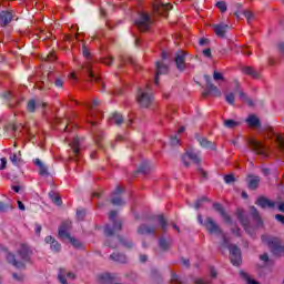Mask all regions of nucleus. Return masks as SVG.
I'll use <instances>...</instances> for the list:
<instances>
[{"instance_id": "f257e3e1", "label": "nucleus", "mask_w": 284, "mask_h": 284, "mask_svg": "<svg viewBox=\"0 0 284 284\" xmlns=\"http://www.w3.org/2000/svg\"><path fill=\"white\" fill-rule=\"evenodd\" d=\"M250 214L255 223V226H252V223L250 222V217H247V215H245V211H243L242 209L236 210L237 221H240V223L244 227L246 234L252 236L254 234V231L256 230V227H264L265 224H264L263 217H261V213L258 212L256 206L250 207Z\"/></svg>"}, {"instance_id": "f03ea898", "label": "nucleus", "mask_w": 284, "mask_h": 284, "mask_svg": "<svg viewBox=\"0 0 284 284\" xmlns=\"http://www.w3.org/2000/svg\"><path fill=\"white\" fill-rule=\"evenodd\" d=\"M136 101L140 108H150L154 101V93L150 84L144 88H140L136 93Z\"/></svg>"}, {"instance_id": "7ed1b4c3", "label": "nucleus", "mask_w": 284, "mask_h": 284, "mask_svg": "<svg viewBox=\"0 0 284 284\" xmlns=\"http://www.w3.org/2000/svg\"><path fill=\"white\" fill-rule=\"evenodd\" d=\"M116 211H110L109 221H111L112 224H105L104 235L114 236L116 232H121V230H123V222H121V220H116Z\"/></svg>"}, {"instance_id": "20e7f679", "label": "nucleus", "mask_w": 284, "mask_h": 284, "mask_svg": "<svg viewBox=\"0 0 284 284\" xmlns=\"http://www.w3.org/2000/svg\"><path fill=\"white\" fill-rule=\"evenodd\" d=\"M197 222L200 225H203L205 230L209 232V234H215L219 236V234H223V230H221V226L214 222L212 217H206L205 221H203V215H197Z\"/></svg>"}, {"instance_id": "39448f33", "label": "nucleus", "mask_w": 284, "mask_h": 284, "mask_svg": "<svg viewBox=\"0 0 284 284\" xmlns=\"http://www.w3.org/2000/svg\"><path fill=\"white\" fill-rule=\"evenodd\" d=\"M134 24L140 32H148V30H150V26H152V19L150 18V14L140 12L134 21Z\"/></svg>"}, {"instance_id": "423d86ee", "label": "nucleus", "mask_w": 284, "mask_h": 284, "mask_svg": "<svg viewBox=\"0 0 284 284\" xmlns=\"http://www.w3.org/2000/svg\"><path fill=\"white\" fill-rule=\"evenodd\" d=\"M34 251L32 247L26 243L20 244L19 248L17 250V255L23 263H32V256Z\"/></svg>"}, {"instance_id": "0eeeda50", "label": "nucleus", "mask_w": 284, "mask_h": 284, "mask_svg": "<svg viewBox=\"0 0 284 284\" xmlns=\"http://www.w3.org/2000/svg\"><path fill=\"white\" fill-rule=\"evenodd\" d=\"M99 99L92 100L91 103H84V106L89 110V118L87 119V123L94 128L97 125V111L94 109L99 105Z\"/></svg>"}, {"instance_id": "6e6552de", "label": "nucleus", "mask_w": 284, "mask_h": 284, "mask_svg": "<svg viewBox=\"0 0 284 284\" xmlns=\"http://www.w3.org/2000/svg\"><path fill=\"white\" fill-rule=\"evenodd\" d=\"M83 70L87 73L89 81L98 83V85H100L101 88V91L103 92L105 90V83H103L101 77L97 75L94 71H92V65L87 64L85 67H83Z\"/></svg>"}, {"instance_id": "1a4fd4ad", "label": "nucleus", "mask_w": 284, "mask_h": 284, "mask_svg": "<svg viewBox=\"0 0 284 284\" xmlns=\"http://www.w3.org/2000/svg\"><path fill=\"white\" fill-rule=\"evenodd\" d=\"M229 252H230V261H231L232 265H234L235 267H239V265H241V263H243V257L241 255V248H239V246H236V245H231Z\"/></svg>"}, {"instance_id": "9d476101", "label": "nucleus", "mask_w": 284, "mask_h": 284, "mask_svg": "<svg viewBox=\"0 0 284 284\" xmlns=\"http://www.w3.org/2000/svg\"><path fill=\"white\" fill-rule=\"evenodd\" d=\"M248 145L252 148L253 152H255L256 154H260L261 156H267V151L263 142L251 139L248 140Z\"/></svg>"}, {"instance_id": "9b49d317", "label": "nucleus", "mask_w": 284, "mask_h": 284, "mask_svg": "<svg viewBox=\"0 0 284 284\" xmlns=\"http://www.w3.org/2000/svg\"><path fill=\"white\" fill-rule=\"evenodd\" d=\"M14 19V11L3 10L0 12V26L1 28H8Z\"/></svg>"}, {"instance_id": "f8f14e48", "label": "nucleus", "mask_w": 284, "mask_h": 284, "mask_svg": "<svg viewBox=\"0 0 284 284\" xmlns=\"http://www.w3.org/2000/svg\"><path fill=\"white\" fill-rule=\"evenodd\" d=\"M185 57H187V52L180 50L175 53V65L180 72H183L187 64H185Z\"/></svg>"}, {"instance_id": "ddd939ff", "label": "nucleus", "mask_w": 284, "mask_h": 284, "mask_svg": "<svg viewBox=\"0 0 284 284\" xmlns=\"http://www.w3.org/2000/svg\"><path fill=\"white\" fill-rule=\"evenodd\" d=\"M204 79L206 81V90H207L204 93V97H207L209 94H213V97H221V90H219V87L212 83V79L210 78V75H204Z\"/></svg>"}, {"instance_id": "4468645a", "label": "nucleus", "mask_w": 284, "mask_h": 284, "mask_svg": "<svg viewBox=\"0 0 284 284\" xmlns=\"http://www.w3.org/2000/svg\"><path fill=\"white\" fill-rule=\"evenodd\" d=\"M255 205H258L262 210H266V207H268V210H274L276 207V202L265 196H260L257 197Z\"/></svg>"}, {"instance_id": "2eb2a0df", "label": "nucleus", "mask_w": 284, "mask_h": 284, "mask_svg": "<svg viewBox=\"0 0 284 284\" xmlns=\"http://www.w3.org/2000/svg\"><path fill=\"white\" fill-rule=\"evenodd\" d=\"M268 247L275 255L284 254V246L281 245V242H278V239L276 237L268 240Z\"/></svg>"}, {"instance_id": "dca6fc26", "label": "nucleus", "mask_w": 284, "mask_h": 284, "mask_svg": "<svg viewBox=\"0 0 284 284\" xmlns=\"http://www.w3.org/2000/svg\"><path fill=\"white\" fill-rule=\"evenodd\" d=\"M121 194H123V189L121 186H116L115 190L112 192V205H125V201L121 199Z\"/></svg>"}, {"instance_id": "f3484780", "label": "nucleus", "mask_w": 284, "mask_h": 284, "mask_svg": "<svg viewBox=\"0 0 284 284\" xmlns=\"http://www.w3.org/2000/svg\"><path fill=\"white\" fill-rule=\"evenodd\" d=\"M230 30V26L221 22L219 24H213V32L216 34L220 39H225V34Z\"/></svg>"}, {"instance_id": "a211bd4d", "label": "nucleus", "mask_w": 284, "mask_h": 284, "mask_svg": "<svg viewBox=\"0 0 284 284\" xmlns=\"http://www.w3.org/2000/svg\"><path fill=\"white\" fill-rule=\"evenodd\" d=\"M155 65H156V71H155L154 84L159 85V77H161V74H168L169 68H168V64L161 61H158Z\"/></svg>"}, {"instance_id": "6ab92c4d", "label": "nucleus", "mask_w": 284, "mask_h": 284, "mask_svg": "<svg viewBox=\"0 0 284 284\" xmlns=\"http://www.w3.org/2000/svg\"><path fill=\"white\" fill-rule=\"evenodd\" d=\"M67 278H71L72 281H74V278H77V275H74V273H72V272L65 271V268H60L59 273H58L59 282L61 284H68V280Z\"/></svg>"}, {"instance_id": "aec40b11", "label": "nucleus", "mask_w": 284, "mask_h": 284, "mask_svg": "<svg viewBox=\"0 0 284 284\" xmlns=\"http://www.w3.org/2000/svg\"><path fill=\"white\" fill-rule=\"evenodd\" d=\"M138 234H141L142 236H145L148 234H152L153 236H156V226L148 225V224H141L138 227Z\"/></svg>"}, {"instance_id": "412c9836", "label": "nucleus", "mask_w": 284, "mask_h": 284, "mask_svg": "<svg viewBox=\"0 0 284 284\" xmlns=\"http://www.w3.org/2000/svg\"><path fill=\"white\" fill-rule=\"evenodd\" d=\"M69 230H70V222H62V224L59 226V230H58L59 239L71 240L72 236H70V232H68Z\"/></svg>"}, {"instance_id": "4be33fe9", "label": "nucleus", "mask_w": 284, "mask_h": 284, "mask_svg": "<svg viewBox=\"0 0 284 284\" xmlns=\"http://www.w3.org/2000/svg\"><path fill=\"white\" fill-rule=\"evenodd\" d=\"M45 103L41 100H34V99H31L28 101L27 103V110L33 114V112H37V108H45Z\"/></svg>"}, {"instance_id": "5701e85b", "label": "nucleus", "mask_w": 284, "mask_h": 284, "mask_svg": "<svg viewBox=\"0 0 284 284\" xmlns=\"http://www.w3.org/2000/svg\"><path fill=\"white\" fill-rule=\"evenodd\" d=\"M268 138L274 139V141L277 143L280 150L282 152H284V136H283V134H278V133L274 132V129H271L268 131Z\"/></svg>"}, {"instance_id": "b1692460", "label": "nucleus", "mask_w": 284, "mask_h": 284, "mask_svg": "<svg viewBox=\"0 0 284 284\" xmlns=\"http://www.w3.org/2000/svg\"><path fill=\"white\" fill-rule=\"evenodd\" d=\"M44 242L50 245V250L52 252L59 253L61 252V243H59V241H57L54 237H52V235H48L44 239Z\"/></svg>"}, {"instance_id": "393cba45", "label": "nucleus", "mask_w": 284, "mask_h": 284, "mask_svg": "<svg viewBox=\"0 0 284 284\" xmlns=\"http://www.w3.org/2000/svg\"><path fill=\"white\" fill-rule=\"evenodd\" d=\"M7 262L10 265H13V267H17L18 270H22L23 267H26V264L21 261H17V256L11 252L7 253Z\"/></svg>"}, {"instance_id": "a878e982", "label": "nucleus", "mask_w": 284, "mask_h": 284, "mask_svg": "<svg viewBox=\"0 0 284 284\" xmlns=\"http://www.w3.org/2000/svg\"><path fill=\"white\" fill-rule=\"evenodd\" d=\"M71 148L73 150L74 161L79 163V161L81 160V143H79V138L73 139Z\"/></svg>"}, {"instance_id": "bb28decb", "label": "nucleus", "mask_w": 284, "mask_h": 284, "mask_svg": "<svg viewBox=\"0 0 284 284\" xmlns=\"http://www.w3.org/2000/svg\"><path fill=\"white\" fill-rule=\"evenodd\" d=\"M213 210H215V212H219V214L224 219L226 223H232V217L227 215L225 209L223 207V204L213 203Z\"/></svg>"}, {"instance_id": "cd10ccee", "label": "nucleus", "mask_w": 284, "mask_h": 284, "mask_svg": "<svg viewBox=\"0 0 284 284\" xmlns=\"http://www.w3.org/2000/svg\"><path fill=\"white\" fill-rule=\"evenodd\" d=\"M33 165L39 168L40 176H50V172L48 171V166L41 161V159L33 160Z\"/></svg>"}, {"instance_id": "c85d7f7f", "label": "nucleus", "mask_w": 284, "mask_h": 284, "mask_svg": "<svg viewBox=\"0 0 284 284\" xmlns=\"http://www.w3.org/2000/svg\"><path fill=\"white\" fill-rule=\"evenodd\" d=\"M197 143H200L201 148H205L206 150H216V145L209 141L206 138L196 136Z\"/></svg>"}, {"instance_id": "c756f323", "label": "nucleus", "mask_w": 284, "mask_h": 284, "mask_svg": "<svg viewBox=\"0 0 284 284\" xmlns=\"http://www.w3.org/2000/svg\"><path fill=\"white\" fill-rule=\"evenodd\" d=\"M258 183H261V178L256 175H248V184H247L248 190H257Z\"/></svg>"}, {"instance_id": "7c9ffc66", "label": "nucleus", "mask_w": 284, "mask_h": 284, "mask_svg": "<svg viewBox=\"0 0 284 284\" xmlns=\"http://www.w3.org/2000/svg\"><path fill=\"white\" fill-rule=\"evenodd\" d=\"M99 281L102 284H112L114 283V274L112 273H104L99 275Z\"/></svg>"}, {"instance_id": "2f4dec72", "label": "nucleus", "mask_w": 284, "mask_h": 284, "mask_svg": "<svg viewBox=\"0 0 284 284\" xmlns=\"http://www.w3.org/2000/svg\"><path fill=\"white\" fill-rule=\"evenodd\" d=\"M246 123L250 128H261V120L256 115H248Z\"/></svg>"}, {"instance_id": "473e14b6", "label": "nucleus", "mask_w": 284, "mask_h": 284, "mask_svg": "<svg viewBox=\"0 0 284 284\" xmlns=\"http://www.w3.org/2000/svg\"><path fill=\"white\" fill-rule=\"evenodd\" d=\"M111 261H115V263H128V257L122 253H113L110 255Z\"/></svg>"}, {"instance_id": "72a5a7b5", "label": "nucleus", "mask_w": 284, "mask_h": 284, "mask_svg": "<svg viewBox=\"0 0 284 284\" xmlns=\"http://www.w3.org/2000/svg\"><path fill=\"white\" fill-rule=\"evenodd\" d=\"M242 72L248 77H252V79H258L260 77L258 71L254 70L252 67H243Z\"/></svg>"}, {"instance_id": "f704fd0d", "label": "nucleus", "mask_w": 284, "mask_h": 284, "mask_svg": "<svg viewBox=\"0 0 284 284\" xmlns=\"http://www.w3.org/2000/svg\"><path fill=\"white\" fill-rule=\"evenodd\" d=\"M110 123H114L115 125H121L123 123V115L121 113H113L112 116L110 118Z\"/></svg>"}, {"instance_id": "c9c22d12", "label": "nucleus", "mask_w": 284, "mask_h": 284, "mask_svg": "<svg viewBox=\"0 0 284 284\" xmlns=\"http://www.w3.org/2000/svg\"><path fill=\"white\" fill-rule=\"evenodd\" d=\"M186 156H189V159L193 161V163H196V164L201 163V158L199 156V153L192 150L186 151Z\"/></svg>"}, {"instance_id": "e433bc0d", "label": "nucleus", "mask_w": 284, "mask_h": 284, "mask_svg": "<svg viewBox=\"0 0 284 284\" xmlns=\"http://www.w3.org/2000/svg\"><path fill=\"white\" fill-rule=\"evenodd\" d=\"M159 247L160 250H164V252L170 250V241H168L164 236L160 237Z\"/></svg>"}, {"instance_id": "4c0bfd02", "label": "nucleus", "mask_w": 284, "mask_h": 284, "mask_svg": "<svg viewBox=\"0 0 284 284\" xmlns=\"http://www.w3.org/2000/svg\"><path fill=\"white\" fill-rule=\"evenodd\" d=\"M240 99L244 103H247L248 108H253L254 101H252V99H250L245 92L240 91Z\"/></svg>"}, {"instance_id": "58836bf2", "label": "nucleus", "mask_w": 284, "mask_h": 284, "mask_svg": "<svg viewBox=\"0 0 284 284\" xmlns=\"http://www.w3.org/2000/svg\"><path fill=\"white\" fill-rule=\"evenodd\" d=\"M118 240L120 241L121 245H123V247H126V250H131V247H133V243L130 240H125V237L118 235Z\"/></svg>"}, {"instance_id": "ea45409f", "label": "nucleus", "mask_w": 284, "mask_h": 284, "mask_svg": "<svg viewBox=\"0 0 284 284\" xmlns=\"http://www.w3.org/2000/svg\"><path fill=\"white\" fill-rule=\"evenodd\" d=\"M158 223L164 232H168V221L165 220V216L158 215Z\"/></svg>"}, {"instance_id": "a19ab883", "label": "nucleus", "mask_w": 284, "mask_h": 284, "mask_svg": "<svg viewBox=\"0 0 284 284\" xmlns=\"http://www.w3.org/2000/svg\"><path fill=\"white\" fill-rule=\"evenodd\" d=\"M49 197L51 199L52 203H54L55 205H61V203H63V201L61 200V196L54 194L53 191L49 192Z\"/></svg>"}, {"instance_id": "79ce46f5", "label": "nucleus", "mask_w": 284, "mask_h": 284, "mask_svg": "<svg viewBox=\"0 0 284 284\" xmlns=\"http://www.w3.org/2000/svg\"><path fill=\"white\" fill-rule=\"evenodd\" d=\"M171 283H173V284H187V282L185 280H182L175 273L171 274Z\"/></svg>"}, {"instance_id": "37998d69", "label": "nucleus", "mask_w": 284, "mask_h": 284, "mask_svg": "<svg viewBox=\"0 0 284 284\" xmlns=\"http://www.w3.org/2000/svg\"><path fill=\"white\" fill-rule=\"evenodd\" d=\"M71 245H73L75 247V250H84L83 243H81V241L71 237L70 240Z\"/></svg>"}, {"instance_id": "c03bdc74", "label": "nucleus", "mask_w": 284, "mask_h": 284, "mask_svg": "<svg viewBox=\"0 0 284 284\" xmlns=\"http://www.w3.org/2000/svg\"><path fill=\"white\" fill-rule=\"evenodd\" d=\"M138 172H140V174H148V172H150V164L148 162H143L138 169Z\"/></svg>"}, {"instance_id": "a18cd8bd", "label": "nucleus", "mask_w": 284, "mask_h": 284, "mask_svg": "<svg viewBox=\"0 0 284 284\" xmlns=\"http://www.w3.org/2000/svg\"><path fill=\"white\" fill-rule=\"evenodd\" d=\"M217 236H222V240H223V247H227V250L230 251V246L232 245H235V244H230V240L227 239V236H225V233H223L222 231V234H219Z\"/></svg>"}, {"instance_id": "49530a36", "label": "nucleus", "mask_w": 284, "mask_h": 284, "mask_svg": "<svg viewBox=\"0 0 284 284\" xmlns=\"http://www.w3.org/2000/svg\"><path fill=\"white\" fill-rule=\"evenodd\" d=\"M205 201H207V197L206 196H203L201 199H197L195 201V204H194V209L195 210H200L201 205H203V203H205Z\"/></svg>"}, {"instance_id": "de8ad7c7", "label": "nucleus", "mask_w": 284, "mask_h": 284, "mask_svg": "<svg viewBox=\"0 0 284 284\" xmlns=\"http://www.w3.org/2000/svg\"><path fill=\"white\" fill-rule=\"evenodd\" d=\"M243 14H244L245 19L247 20V23L248 24L252 23V20L254 19V13H252V11H250V10H245L243 12Z\"/></svg>"}, {"instance_id": "09e8293b", "label": "nucleus", "mask_w": 284, "mask_h": 284, "mask_svg": "<svg viewBox=\"0 0 284 284\" xmlns=\"http://www.w3.org/2000/svg\"><path fill=\"white\" fill-rule=\"evenodd\" d=\"M224 125L225 128L232 129V128H236V125H239V122L234 120H225Z\"/></svg>"}, {"instance_id": "8fccbe9b", "label": "nucleus", "mask_w": 284, "mask_h": 284, "mask_svg": "<svg viewBox=\"0 0 284 284\" xmlns=\"http://www.w3.org/2000/svg\"><path fill=\"white\" fill-rule=\"evenodd\" d=\"M216 8L220 9L222 12H227V4L225 1H219L216 2Z\"/></svg>"}, {"instance_id": "3c124183", "label": "nucleus", "mask_w": 284, "mask_h": 284, "mask_svg": "<svg viewBox=\"0 0 284 284\" xmlns=\"http://www.w3.org/2000/svg\"><path fill=\"white\" fill-rule=\"evenodd\" d=\"M234 93L233 92H231V93H227L226 95H225V101H226V103H229V105H234Z\"/></svg>"}, {"instance_id": "603ef678", "label": "nucleus", "mask_w": 284, "mask_h": 284, "mask_svg": "<svg viewBox=\"0 0 284 284\" xmlns=\"http://www.w3.org/2000/svg\"><path fill=\"white\" fill-rule=\"evenodd\" d=\"M213 79L214 81H225V78L223 77V73L214 71L213 72Z\"/></svg>"}, {"instance_id": "864d4df0", "label": "nucleus", "mask_w": 284, "mask_h": 284, "mask_svg": "<svg viewBox=\"0 0 284 284\" xmlns=\"http://www.w3.org/2000/svg\"><path fill=\"white\" fill-rule=\"evenodd\" d=\"M194 284H212V281L199 277L194 280Z\"/></svg>"}, {"instance_id": "5fc2aeb1", "label": "nucleus", "mask_w": 284, "mask_h": 284, "mask_svg": "<svg viewBox=\"0 0 284 284\" xmlns=\"http://www.w3.org/2000/svg\"><path fill=\"white\" fill-rule=\"evenodd\" d=\"M209 272L211 278H216L219 276V272H216V268L214 266H209Z\"/></svg>"}, {"instance_id": "6e6d98bb", "label": "nucleus", "mask_w": 284, "mask_h": 284, "mask_svg": "<svg viewBox=\"0 0 284 284\" xmlns=\"http://www.w3.org/2000/svg\"><path fill=\"white\" fill-rule=\"evenodd\" d=\"M231 232H232V234H234V236H237L239 239H241V236H242L241 227H237V226L232 227Z\"/></svg>"}, {"instance_id": "4d7b16f0", "label": "nucleus", "mask_w": 284, "mask_h": 284, "mask_svg": "<svg viewBox=\"0 0 284 284\" xmlns=\"http://www.w3.org/2000/svg\"><path fill=\"white\" fill-rule=\"evenodd\" d=\"M224 181L226 184L230 185V183H234V181H236V179L232 174H227L224 176Z\"/></svg>"}, {"instance_id": "13d9d810", "label": "nucleus", "mask_w": 284, "mask_h": 284, "mask_svg": "<svg viewBox=\"0 0 284 284\" xmlns=\"http://www.w3.org/2000/svg\"><path fill=\"white\" fill-rule=\"evenodd\" d=\"M65 82L63 81V79L62 78H55V80H54V85H55V88H63V84H64Z\"/></svg>"}, {"instance_id": "bf43d9fd", "label": "nucleus", "mask_w": 284, "mask_h": 284, "mask_svg": "<svg viewBox=\"0 0 284 284\" xmlns=\"http://www.w3.org/2000/svg\"><path fill=\"white\" fill-rule=\"evenodd\" d=\"M114 59L112 57H105L102 59V63H104V65H112Z\"/></svg>"}, {"instance_id": "052dcab7", "label": "nucleus", "mask_w": 284, "mask_h": 284, "mask_svg": "<svg viewBox=\"0 0 284 284\" xmlns=\"http://www.w3.org/2000/svg\"><path fill=\"white\" fill-rule=\"evenodd\" d=\"M77 217L79 221H83V219H85V210H78Z\"/></svg>"}, {"instance_id": "680f3d73", "label": "nucleus", "mask_w": 284, "mask_h": 284, "mask_svg": "<svg viewBox=\"0 0 284 284\" xmlns=\"http://www.w3.org/2000/svg\"><path fill=\"white\" fill-rule=\"evenodd\" d=\"M203 55L206 57V59H212V49L207 48L202 51Z\"/></svg>"}, {"instance_id": "e2e57ef3", "label": "nucleus", "mask_w": 284, "mask_h": 284, "mask_svg": "<svg viewBox=\"0 0 284 284\" xmlns=\"http://www.w3.org/2000/svg\"><path fill=\"white\" fill-rule=\"evenodd\" d=\"M10 210V205L3 202H0V212H8Z\"/></svg>"}, {"instance_id": "0e129e2a", "label": "nucleus", "mask_w": 284, "mask_h": 284, "mask_svg": "<svg viewBox=\"0 0 284 284\" xmlns=\"http://www.w3.org/2000/svg\"><path fill=\"white\" fill-rule=\"evenodd\" d=\"M82 54L84 58L90 59V50L85 45L82 47Z\"/></svg>"}, {"instance_id": "69168bd1", "label": "nucleus", "mask_w": 284, "mask_h": 284, "mask_svg": "<svg viewBox=\"0 0 284 284\" xmlns=\"http://www.w3.org/2000/svg\"><path fill=\"white\" fill-rule=\"evenodd\" d=\"M275 221H278V223H282L284 225V215L283 214H276Z\"/></svg>"}, {"instance_id": "338daca9", "label": "nucleus", "mask_w": 284, "mask_h": 284, "mask_svg": "<svg viewBox=\"0 0 284 284\" xmlns=\"http://www.w3.org/2000/svg\"><path fill=\"white\" fill-rule=\"evenodd\" d=\"M180 143V140L179 138L175 136H171V145H179Z\"/></svg>"}, {"instance_id": "774afa93", "label": "nucleus", "mask_w": 284, "mask_h": 284, "mask_svg": "<svg viewBox=\"0 0 284 284\" xmlns=\"http://www.w3.org/2000/svg\"><path fill=\"white\" fill-rule=\"evenodd\" d=\"M277 48H278V52H281L282 54H284V42H280L277 44Z\"/></svg>"}]
</instances>
